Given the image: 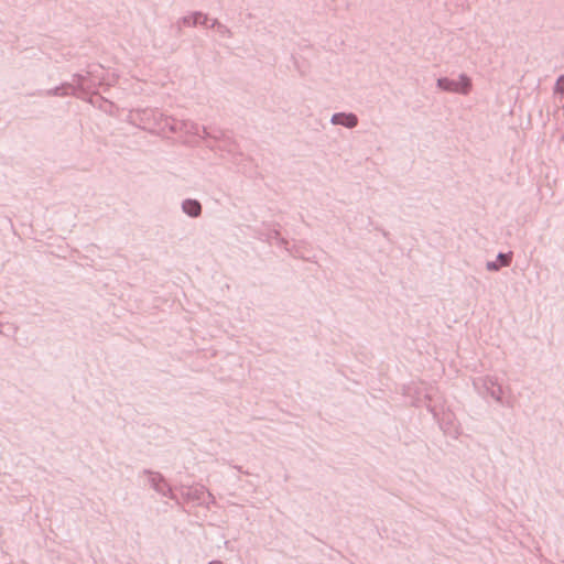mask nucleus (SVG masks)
Wrapping results in <instances>:
<instances>
[{"label": "nucleus", "instance_id": "f257e3e1", "mask_svg": "<svg viewBox=\"0 0 564 564\" xmlns=\"http://www.w3.org/2000/svg\"><path fill=\"white\" fill-rule=\"evenodd\" d=\"M438 86L445 90L456 93H467L470 88V82L467 77H460L458 82H452L448 79H440Z\"/></svg>", "mask_w": 564, "mask_h": 564}, {"label": "nucleus", "instance_id": "f03ea898", "mask_svg": "<svg viewBox=\"0 0 564 564\" xmlns=\"http://www.w3.org/2000/svg\"><path fill=\"white\" fill-rule=\"evenodd\" d=\"M333 122L336 124H343L348 128H352L357 124V118L355 115H335L333 117Z\"/></svg>", "mask_w": 564, "mask_h": 564}, {"label": "nucleus", "instance_id": "7ed1b4c3", "mask_svg": "<svg viewBox=\"0 0 564 564\" xmlns=\"http://www.w3.org/2000/svg\"><path fill=\"white\" fill-rule=\"evenodd\" d=\"M183 209L189 216L196 217L200 214V204L196 200H186L183 204Z\"/></svg>", "mask_w": 564, "mask_h": 564}, {"label": "nucleus", "instance_id": "20e7f679", "mask_svg": "<svg viewBox=\"0 0 564 564\" xmlns=\"http://www.w3.org/2000/svg\"><path fill=\"white\" fill-rule=\"evenodd\" d=\"M499 260L501 261L502 265H508L511 260V254H499Z\"/></svg>", "mask_w": 564, "mask_h": 564}, {"label": "nucleus", "instance_id": "39448f33", "mask_svg": "<svg viewBox=\"0 0 564 564\" xmlns=\"http://www.w3.org/2000/svg\"><path fill=\"white\" fill-rule=\"evenodd\" d=\"M556 88H557L561 93H564V76H561V77L557 79Z\"/></svg>", "mask_w": 564, "mask_h": 564}]
</instances>
